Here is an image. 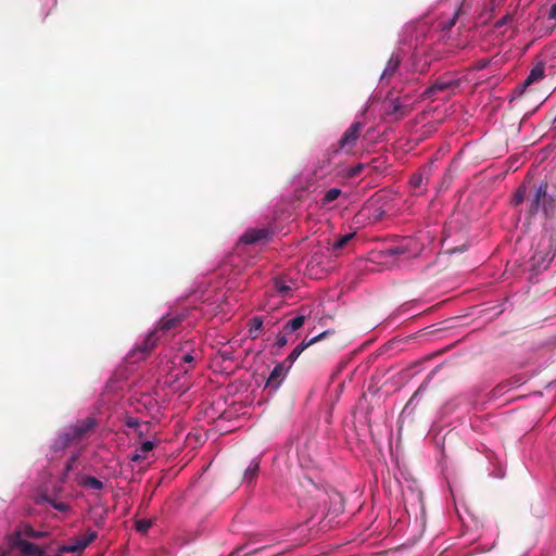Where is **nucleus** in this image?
Returning <instances> with one entry per match:
<instances>
[{"mask_svg":"<svg viewBox=\"0 0 556 556\" xmlns=\"http://www.w3.org/2000/svg\"><path fill=\"white\" fill-rule=\"evenodd\" d=\"M541 212L547 219L544 226L546 232L549 233L547 240L542 239L531 257L534 270L546 269L556 254V192L549 190L547 182H542L535 189L530 201L529 215L532 216Z\"/></svg>","mask_w":556,"mask_h":556,"instance_id":"1","label":"nucleus"},{"mask_svg":"<svg viewBox=\"0 0 556 556\" xmlns=\"http://www.w3.org/2000/svg\"><path fill=\"white\" fill-rule=\"evenodd\" d=\"M184 320V317L179 315H166L164 316L157 324V327L150 331L143 342L137 346L136 351L141 352L142 354L150 353L159 341V331H162L163 333L169 332L174 329H176L181 321Z\"/></svg>","mask_w":556,"mask_h":556,"instance_id":"2","label":"nucleus"},{"mask_svg":"<svg viewBox=\"0 0 556 556\" xmlns=\"http://www.w3.org/2000/svg\"><path fill=\"white\" fill-rule=\"evenodd\" d=\"M363 128V123H352L351 126L344 131L338 143L329 148L328 154H337L340 150H344L345 152L352 151L357 143V140Z\"/></svg>","mask_w":556,"mask_h":556,"instance_id":"3","label":"nucleus"},{"mask_svg":"<svg viewBox=\"0 0 556 556\" xmlns=\"http://www.w3.org/2000/svg\"><path fill=\"white\" fill-rule=\"evenodd\" d=\"M9 542L11 547L18 551L22 556H37L41 549L38 545L21 538V532H13Z\"/></svg>","mask_w":556,"mask_h":556,"instance_id":"4","label":"nucleus"},{"mask_svg":"<svg viewBox=\"0 0 556 556\" xmlns=\"http://www.w3.org/2000/svg\"><path fill=\"white\" fill-rule=\"evenodd\" d=\"M458 86V80L450 79L447 77H439L431 86L424 90L421 97L424 99H431L441 91L455 90Z\"/></svg>","mask_w":556,"mask_h":556,"instance_id":"5","label":"nucleus"},{"mask_svg":"<svg viewBox=\"0 0 556 556\" xmlns=\"http://www.w3.org/2000/svg\"><path fill=\"white\" fill-rule=\"evenodd\" d=\"M97 538L98 533L88 529L83 536L77 538L73 543L60 546V553H81Z\"/></svg>","mask_w":556,"mask_h":556,"instance_id":"6","label":"nucleus"},{"mask_svg":"<svg viewBox=\"0 0 556 556\" xmlns=\"http://www.w3.org/2000/svg\"><path fill=\"white\" fill-rule=\"evenodd\" d=\"M544 73H545V63L541 60L535 61L532 64L530 74L523 80V97L529 98V97L533 96V91L528 90V87L531 86L532 84L543 79Z\"/></svg>","mask_w":556,"mask_h":556,"instance_id":"7","label":"nucleus"},{"mask_svg":"<svg viewBox=\"0 0 556 556\" xmlns=\"http://www.w3.org/2000/svg\"><path fill=\"white\" fill-rule=\"evenodd\" d=\"M330 332V330H326L319 333L318 336L311 338L309 340H303L298 346H295L292 350V352L287 356L283 363L288 366V368H291L292 364L298 359V357L303 353L304 350H306L312 344L320 341L321 339L326 338Z\"/></svg>","mask_w":556,"mask_h":556,"instance_id":"8","label":"nucleus"},{"mask_svg":"<svg viewBox=\"0 0 556 556\" xmlns=\"http://www.w3.org/2000/svg\"><path fill=\"white\" fill-rule=\"evenodd\" d=\"M97 427V420L94 417H87L83 420H78L74 426L71 427V431L77 441H80L86 434L91 432Z\"/></svg>","mask_w":556,"mask_h":556,"instance_id":"9","label":"nucleus"},{"mask_svg":"<svg viewBox=\"0 0 556 556\" xmlns=\"http://www.w3.org/2000/svg\"><path fill=\"white\" fill-rule=\"evenodd\" d=\"M270 235H271V232L267 228L248 229L241 237V241L245 244L266 242L270 239Z\"/></svg>","mask_w":556,"mask_h":556,"instance_id":"10","label":"nucleus"},{"mask_svg":"<svg viewBox=\"0 0 556 556\" xmlns=\"http://www.w3.org/2000/svg\"><path fill=\"white\" fill-rule=\"evenodd\" d=\"M289 369L290 368H288V366L283 362L277 364L271 370L269 377L267 378L266 387L271 388L273 390H277L281 384L282 380L285 379Z\"/></svg>","mask_w":556,"mask_h":556,"instance_id":"11","label":"nucleus"},{"mask_svg":"<svg viewBox=\"0 0 556 556\" xmlns=\"http://www.w3.org/2000/svg\"><path fill=\"white\" fill-rule=\"evenodd\" d=\"M410 109L408 105L402 104L399 100H392L387 109V114L394 116L396 119L406 116Z\"/></svg>","mask_w":556,"mask_h":556,"instance_id":"12","label":"nucleus"},{"mask_svg":"<svg viewBox=\"0 0 556 556\" xmlns=\"http://www.w3.org/2000/svg\"><path fill=\"white\" fill-rule=\"evenodd\" d=\"M401 58L399 55L392 54L381 74V79L384 80L391 78L399 70Z\"/></svg>","mask_w":556,"mask_h":556,"instance_id":"13","label":"nucleus"},{"mask_svg":"<svg viewBox=\"0 0 556 556\" xmlns=\"http://www.w3.org/2000/svg\"><path fill=\"white\" fill-rule=\"evenodd\" d=\"M14 532H21V538L27 536L30 539H42L47 535L46 532L36 531L29 523L18 526Z\"/></svg>","mask_w":556,"mask_h":556,"instance_id":"14","label":"nucleus"},{"mask_svg":"<svg viewBox=\"0 0 556 556\" xmlns=\"http://www.w3.org/2000/svg\"><path fill=\"white\" fill-rule=\"evenodd\" d=\"M258 471H260V460L257 458H255L247 467V469L244 471L243 480L249 484L252 483L256 479Z\"/></svg>","mask_w":556,"mask_h":556,"instance_id":"15","label":"nucleus"},{"mask_svg":"<svg viewBox=\"0 0 556 556\" xmlns=\"http://www.w3.org/2000/svg\"><path fill=\"white\" fill-rule=\"evenodd\" d=\"M78 483L80 486L89 490H102L104 486L102 481L92 476L81 477Z\"/></svg>","mask_w":556,"mask_h":556,"instance_id":"16","label":"nucleus"},{"mask_svg":"<svg viewBox=\"0 0 556 556\" xmlns=\"http://www.w3.org/2000/svg\"><path fill=\"white\" fill-rule=\"evenodd\" d=\"M74 441L77 440L73 435L72 431L68 430L67 432H64L58 437L53 445L54 450H64Z\"/></svg>","mask_w":556,"mask_h":556,"instance_id":"17","label":"nucleus"},{"mask_svg":"<svg viewBox=\"0 0 556 556\" xmlns=\"http://www.w3.org/2000/svg\"><path fill=\"white\" fill-rule=\"evenodd\" d=\"M154 447V443L151 442V441H144L141 445H140V448L137 450L134 454H131L130 456V460L132 462H139L143 458H146V454L149 453L150 451H152Z\"/></svg>","mask_w":556,"mask_h":556,"instance_id":"18","label":"nucleus"},{"mask_svg":"<svg viewBox=\"0 0 556 556\" xmlns=\"http://www.w3.org/2000/svg\"><path fill=\"white\" fill-rule=\"evenodd\" d=\"M305 323V316L304 315H300V316H296L292 319H290L285 326H283V331L286 333H291V332H294L296 331L298 329H300Z\"/></svg>","mask_w":556,"mask_h":556,"instance_id":"19","label":"nucleus"},{"mask_svg":"<svg viewBox=\"0 0 556 556\" xmlns=\"http://www.w3.org/2000/svg\"><path fill=\"white\" fill-rule=\"evenodd\" d=\"M355 236V233H346L334 240L332 243L331 250L338 255L339 252L351 241V239Z\"/></svg>","mask_w":556,"mask_h":556,"instance_id":"20","label":"nucleus"},{"mask_svg":"<svg viewBox=\"0 0 556 556\" xmlns=\"http://www.w3.org/2000/svg\"><path fill=\"white\" fill-rule=\"evenodd\" d=\"M523 100L529 101L530 110L527 111L526 115H530L533 114L543 104L545 98L543 97V94L535 97V94L533 93V96L529 98L523 97Z\"/></svg>","mask_w":556,"mask_h":556,"instance_id":"21","label":"nucleus"},{"mask_svg":"<svg viewBox=\"0 0 556 556\" xmlns=\"http://www.w3.org/2000/svg\"><path fill=\"white\" fill-rule=\"evenodd\" d=\"M263 327V318L261 316H255L249 321V333L255 339L258 336L260 330Z\"/></svg>","mask_w":556,"mask_h":556,"instance_id":"22","label":"nucleus"},{"mask_svg":"<svg viewBox=\"0 0 556 556\" xmlns=\"http://www.w3.org/2000/svg\"><path fill=\"white\" fill-rule=\"evenodd\" d=\"M341 194V190L338 189V188H331L329 189L323 197L321 199V204L323 205H328L330 204L331 202H333L334 200H337Z\"/></svg>","mask_w":556,"mask_h":556,"instance_id":"23","label":"nucleus"},{"mask_svg":"<svg viewBox=\"0 0 556 556\" xmlns=\"http://www.w3.org/2000/svg\"><path fill=\"white\" fill-rule=\"evenodd\" d=\"M151 527V519H140L136 521V530L140 533H146Z\"/></svg>","mask_w":556,"mask_h":556,"instance_id":"24","label":"nucleus"},{"mask_svg":"<svg viewBox=\"0 0 556 556\" xmlns=\"http://www.w3.org/2000/svg\"><path fill=\"white\" fill-rule=\"evenodd\" d=\"M47 502L59 511H66L70 508L68 504L64 502H56L52 498H47Z\"/></svg>","mask_w":556,"mask_h":556,"instance_id":"25","label":"nucleus"},{"mask_svg":"<svg viewBox=\"0 0 556 556\" xmlns=\"http://www.w3.org/2000/svg\"><path fill=\"white\" fill-rule=\"evenodd\" d=\"M424 174L422 173H415L412 177H410V185L414 187V188H419L422 184H424Z\"/></svg>","mask_w":556,"mask_h":556,"instance_id":"26","label":"nucleus"},{"mask_svg":"<svg viewBox=\"0 0 556 556\" xmlns=\"http://www.w3.org/2000/svg\"><path fill=\"white\" fill-rule=\"evenodd\" d=\"M406 253V249L402 245H397L394 248H390L386 251L387 255L394 256V255H403Z\"/></svg>","mask_w":556,"mask_h":556,"instance_id":"27","label":"nucleus"},{"mask_svg":"<svg viewBox=\"0 0 556 556\" xmlns=\"http://www.w3.org/2000/svg\"><path fill=\"white\" fill-rule=\"evenodd\" d=\"M363 169H364V164L358 163L357 165L351 167L348 170V176L349 177H356V176H358L362 173Z\"/></svg>","mask_w":556,"mask_h":556,"instance_id":"28","label":"nucleus"},{"mask_svg":"<svg viewBox=\"0 0 556 556\" xmlns=\"http://www.w3.org/2000/svg\"><path fill=\"white\" fill-rule=\"evenodd\" d=\"M513 203L515 205L521 204V185L518 186L514 192Z\"/></svg>","mask_w":556,"mask_h":556,"instance_id":"29","label":"nucleus"},{"mask_svg":"<svg viewBox=\"0 0 556 556\" xmlns=\"http://www.w3.org/2000/svg\"><path fill=\"white\" fill-rule=\"evenodd\" d=\"M287 343H288V340H287L286 333H279L277 336L276 345L278 348H283L285 345H287Z\"/></svg>","mask_w":556,"mask_h":556,"instance_id":"30","label":"nucleus"},{"mask_svg":"<svg viewBox=\"0 0 556 556\" xmlns=\"http://www.w3.org/2000/svg\"><path fill=\"white\" fill-rule=\"evenodd\" d=\"M276 289L280 293H287L288 291H290V287L282 281H276Z\"/></svg>","mask_w":556,"mask_h":556,"instance_id":"31","label":"nucleus"},{"mask_svg":"<svg viewBox=\"0 0 556 556\" xmlns=\"http://www.w3.org/2000/svg\"><path fill=\"white\" fill-rule=\"evenodd\" d=\"M76 460H77V456H76V455H73V456L67 460V463H66V465H65V467H64V468L66 469V473H68V472L73 469L74 464H75V462H76Z\"/></svg>","mask_w":556,"mask_h":556,"instance_id":"32","label":"nucleus"},{"mask_svg":"<svg viewBox=\"0 0 556 556\" xmlns=\"http://www.w3.org/2000/svg\"><path fill=\"white\" fill-rule=\"evenodd\" d=\"M195 359V356L192 354V353H187L185 354L182 357H181V361L185 363V364H191L193 363Z\"/></svg>","mask_w":556,"mask_h":556,"instance_id":"33","label":"nucleus"},{"mask_svg":"<svg viewBox=\"0 0 556 556\" xmlns=\"http://www.w3.org/2000/svg\"><path fill=\"white\" fill-rule=\"evenodd\" d=\"M490 63V60L483 59L477 62V68L482 70L485 68Z\"/></svg>","mask_w":556,"mask_h":556,"instance_id":"34","label":"nucleus"},{"mask_svg":"<svg viewBox=\"0 0 556 556\" xmlns=\"http://www.w3.org/2000/svg\"><path fill=\"white\" fill-rule=\"evenodd\" d=\"M127 426L130 428H137L139 426V421L136 418H129L127 420Z\"/></svg>","mask_w":556,"mask_h":556,"instance_id":"35","label":"nucleus"},{"mask_svg":"<svg viewBox=\"0 0 556 556\" xmlns=\"http://www.w3.org/2000/svg\"><path fill=\"white\" fill-rule=\"evenodd\" d=\"M548 17L552 20H556V2L551 7L548 11Z\"/></svg>","mask_w":556,"mask_h":556,"instance_id":"36","label":"nucleus"},{"mask_svg":"<svg viewBox=\"0 0 556 556\" xmlns=\"http://www.w3.org/2000/svg\"><path fill=\"white\" fill-rule=\"evenodd\" d=\"M301 483H302L303 486H308V485L315 486V483L308 477H305Z\"/></svg>","mask_w":556,"mask_h":556,"instance_id":"37","label":"nucleus"},{"mask_svg":"<svg viewBox=\"0 0 556 556\" xmlns=\"http://www.w3.org/2000/svg\"><path fill=\"white\" fill-rule=\"evenodd\" d=\"M424 384H421L418 390L413 394V396L410 397L409 402L407 403L406 407L409 405L410 402H413V400L418 395V393L421 391Z\"/></svg>","mask_w":556,"mask_h":556,"instance_id":"38","label":"nucleus"},{"mask_svg":"<svg viewBox=\"0 0 556 556\" xmlns=\"http://www.w3.org/2000/svg\"><path fill=\"white\" fill-rule=\"evenodd\" d=\"M62 554H63V553H60V551H59V552H58L55 555H53V556H61ZM37 556H52V555H47V554H45V553H43V551H42V549H40V552H39V554H37Z\"/></svg>","mask_w":556,"mask_h":556,"instance_id":"39","label":"nucleus"},{"mask_svg":"<svg viewBox=\"0 0 556 556\" xmlns=\"http://www.w3.org/2000/svg\"><path fill=\"white\" fill-rule=\"evenodd\" d=\"M67 475H68V473H66V469L64 468V472L62 473V477H61V481H62V482H65V481H66Z\"/></svg>","mask_w":556,"mask_h":556,"instance_id":"40","label":"nucleus"},{"mask_svg":"<svg viewBox=\"0 0 556 556\" xmlns=\"http://www.w3.org/2000/svg\"><path fill=\"white\" fill-rule=\"evenodd\" d=\"M505 20H506V17H503L502 20L497 21L495 25L500 26V25L504 24Z\"/></svg>","mask_w":556,"mask_h":556,"instance_id":"41","label":"nucleus"},{"mask_svg":"<svg viewBox=\"0 0 556 556\" xmlns=\"http://www.w3.org/2000/svg\"><path fill=\"white\" fill-rule=\"evenodd\" d=\"M520 88V85H517L516 88H515V91H518Z\"/></svg>","mask_w":556,"mask_h":556,"instance_id":"42","label":"nucleus"}]
</instances>
